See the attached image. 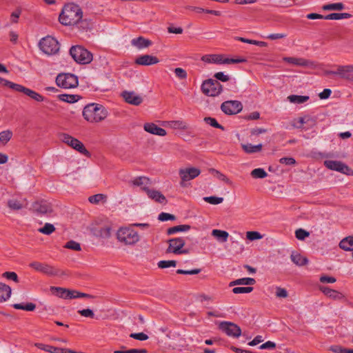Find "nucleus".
<instances>
[{
    "instance_id": "nucleus-59",
    "label": "nucleus",
    "mask_w": 353,
    "mask_h": 353,
    "mask_svg": "<svg viewBox=\"0 0 353 353\" xmlns=\"http://www.w3.org/2000/svg\"><path fill=\"white\" fill-rule=\"evenodd\" d=\"M281 164L287 165H294L296 164V160L292 157H283L279 159Z\"/></svg>"
},
{
    "instance_id": "nucleus-9",
    "label": "nucleus",
    "mask_w": 353,
    "mask_h": 353,
    "mask_svg": "<svg viewBox=\"0 0 353 353\" xmlns=\"http://www.w3.org/2000/svg\"><path fill=\"white\" fill-rule=\"evenodd\" d=\"M325 75H339L341 79L353 82V65H336V70H326Z\"/></svg>"
},
{
    "instance_id": "nucleus-44",
    "label": "nucleus",
    "mask_w": 353,
    "mask_h": 353,
    "mask_svg": "<svg viewBox=\"0 0 353 353\" xmlns=\"http://www.w3.org/2000/svg\"><path fill=\"white\" fill-rule=\"evenodd\" d=\"M38 231L42 234L50 235L55 231L54 226L51 223H46L43 228H41Z\"/></svg>"
},
{
    "instance_id": "nucleus-42",
    "label": "nucleus",
    "mask_w": 353,
    "mask_h": 353,
    "mask_svg": "<svg viewBox=\"0 0 353 353\" xmlns=\"http://www.w3.org/2000/svg\"><path fill=\"white\" fill-rule=\"evenodd\" d=\"M251 176L254 179H264L268 173L263 168H256L251 172Z\"/></svg>"
},
{
    "instance_id": "nucleus-29",
    "label": "nucleus",
    "mask_w": 353,
    "mask_h": 353,
    "mask_svg": "<svg viewBox=\"0 0 353 353\" xmlns=\"http://www.w3.org/2000/svg\"><path fill=\"white\" fill-rule=\"evenodd\" d=\"M292 261L298 266H303L307 263L308 260L298 252H292L290 256Z\"/></svg>"
},
{
    "instance_id": "nucleus-47",
    "label": "nucleus",
    "mask_w": 353,
    "mask_h": 353,
    "mask_svg": "<svg viewBox=\"0 0 353 353\" xmlns=\"http://www.w3.org/2000/svg\"><path fill=\"white\" fill-rule=\"evenodd\" d=\"M157 265L159 268L164 269L170 267H175L176 265V261L174 260L160 261L158 262Z\"/></svg>"
},
{
    "instance_id": "nucleus-10",
    "label": "nucleus",
    "mask_w": 353,
    "mask_h": 353,
    "mask_svg": "<svg viewBox=\"0 0 353 353\" xmlns=\"http://www.w3.org/2000/svg\"><path fill=\"white\" fill-rule=\"evenodd\" d=\"M222 89V85L218 81L211 79L205 81L201 85L202 92L208 96H218Z\"/></svg>"
},
{
    "instance_id": "nucleus-46",
    "label": "nucleus",
    "mask_w": 353,
    "mask_h": 353,
    "mask_svg": "<svg viewBox=\"0 0 353 353\" xmlns=\"http://www.w3.org/2000/svg\"><path fill=\"white\" fill-rule=\"evenodd\" d=\"M204 121L207 124H208V125H211V126H212L214 128H219V129H221L222 130H224L223 126L220 125L214 118H212V117H205L204 118Z\"/></svg>"
},
{
    "instance_id": "nucleus-7",
    "label": "nucleus",
    "mask_w": 353,
    "mask_h": 353,
    "mask_svg": "<svg viewBox=\"0 0 353 353\" xmlns=\"http://www.w3.org/2000/svg\"><path fill=\"white\" fill-rule=\"evenodd\" d=\"M59 139L62 142L70 146L72 148L78 151L81 154L86 157L90 156V154L89 151L85 148L84 145L76 138H74L68 134L62 133L59 134Z\"/></svg>"
},
{
    "instance_id": "nucleus-41",
    "label": "nucleus",
    "mask_w": 353,
    "mask_h": 353,
    "mask_svg": "<svg viewBox=\"0 0 353 353\" xmlns=\"http://www.w3.org/2000/svg\"><path fill=\"white\" fill-rule=\"evenodd\" d=\"M345 8V6L342 3H334L324 5L323 9L325 10H342Z\"/></svg>"
},
{
    "instance_id": "nucleus-3",
    "label": "nucleus",
    "mask_w": 353,
    "mask_h": 353,
    "mask_svg": "<svg viewBox=\"0 0 353 353\" xmlns=\"http://www.w3.org/2000/svg\"><path fill=\"white\" fill-rule=\"evenodd\" d=\"M116 236L118 241L124 245L132 246L140 241L139 234L131 227H121Z\"/></svg>"
},
{
    "instance_id": "nucleus-38",
    "label": "nucleus",
    "mask_w": 353,
    "mask_h": 353,
    "mask_svg": "<svg viewBox=\"0 0 353 353\" xmlns=\"http://www.w3.org/2000/svg\"><path fill=\"white\" fill-rule=\"evenodd\" d=\"M288 99L291 103L301 104L309 100V97L292 94L288 97Z\"/></svg>"
},
{
    "instance_id": "nucleus-14",
    "label": "nucleus",
    "mask_w": 353,
    "mask_h": 353,
    "mask_svg": "<svg viewBox=\"0 0 353 353\" xmlns=\"http://www.w3.org/2000/svg\"><path fill=\"white\" fill-rule=\"evenodd\" d=\"M325 166L332 170H335L348 176L353 175V170L345 163L333 160H326L324 161Z\"/></svg>"
},
{
    "instance_id": "nucleus-60",
    "label": "nucleus",
    "mask_w": 353,
    "mask_h": 353,
    "mask_svg": "<svg viewBox=\"0 0 353 353\" xmlns=\"http://www.w3.org/2000/svg\"><path fill=\"white\" fill-rule=\"evenodd\" d=\"M214 77L216 78L215 80L216 81H221L222 82H226L228 81H229L230 79V77L227 74H225L223 72H216Z\"/></svg>"
},
{
    "instance_id": "nucleus-22",
    "label": "nucleus",
    "mask_w": 353,
    "mask_h": 353,
    "mask_svg": "<svg viewBox=\"0 0 353 353\" xmlns=\"http://www.w3.org/2000/svg\"><path fill=\"white\" fill-rule=\"evenodd\" d=\"M133 185L140 187L145 192L149 190V186L151 185L152 183L149 178L146 176H138L135 177L131 181Z\"/></svg>"
},
{
    "instance_id": "nucleus-35",
    "label": "nucleus",
    "mask_w": 353,
    "mask_h": 353,
    "mask_svg": "<svg viewBox=\"0 0 353 353\" xmlns=\"http://www.w3.org/2000/svg\"><path fill=\"white\" fill-rule=\"evenodd\" d=\"M58 99L62 101L72 103L77 102L80 97L77 94H61L58 95Z\"/></svg>"
},
{
    "instance_id": "nucleus-5",
    "label": "nucleus",
    "mask_w": 353,
    "mask_h": 353,
    "mask_svg": "<svg viewBox=\"0 0 353 353\" xmlns=\"http://www.w3.org/2000/svg\"><path fill=\"white\" fill-rule=\"evenodd\" d=\"M70 54L73 59L80 64H87L92 60V53L80 46H72L70 50Z\"/></svg>"
},
{
    "instance_id": "nucleus-18",
    "label": "nucleus",
    "mask_w": 353,
    "mask_h": 353,
    "mask_svg": "<svg viewBox=\"0 0 353 353\" xmlns=\"http://www.w3.org/2000/svg\"><path fill=\"white\" fill-rule=\"evenodd\" d=\"M32 210L40 214H48L52 212L51 205L46 201L34 202L32 204Z\"/></svg>"
},
{
    "instance_id": "nucleus-8",
    "label": "nucleus",
    "mask_w": 353,
    "mask_h": 353,
    "mask_svg": "<svg viewBox=\"0 0 353 353\" xmlns=\"http://www.w3.org/2000/svg\"><path fill=\"white\" fill-rule=\"evenodd\" d=\"M39 48L48 55L56 54L59 50V43L53 37L48 36L43 38L39 43Z\"/></svg>"
},
{
    "instance_id": "nucleus-51",
    "label": "nucleus",
    "mask_w": 353,
    "mask_h": 353,
    "mask_svg": "<svg viewBox=\"0 0 353 353\" xmlns=\"http://www.w3.org/2000/svg\"><path fill=\"white\" fill-rule=\"evenodd\" d=\"M64 247L75 251H80L81 250L80 244L72 240L68 241Z\"/></svg>"
},
{
    "instance_id": "nucleus-37",
    "label": "nucleus",
    "mask_w": 353,
    "mask_h": 353,
    "mask_svg": "<svg viewBox=\"0 0 353 353\" xmlns=\"http://www.w3.org/2000/svg\"><path fill=\"white\" fill-rule=\"evenodd\" d=\"M352 15L349 13H331L325 15L324 19L326 20H340L343 19H349Z\"/></svg>"
},
{
    "instance_id": "nucleus-40",
    "label": "nucleus",
    "mask_w": 353,
    "mask_h": 353,
    "mask_svg": "<svg viewBox=\"0 0 353 353\" xmlns=\"http://www.w3.org/2000/svg\"><path fill=\"white\" fill-rule=\"evenodd\" d=\"M12 132L8 130L0 132V143L6 144L12 138Z\"/></svg>"
},
{
    "instance_id": "nucleus-32",
    "label": "nucleus",
    "mask_w": 353,
    "mask_h": 353,
    "mask_svg": "<svg viewBox=\"0 0 353 353\" xmlns=\"http://www.w3.org/2000/svg\"><path fill=\"white\" fill-rule=\"evenodd\" d=\"M339 247L343 250L353 252V236H350L342 239Z\"/></svg>"
},
{
    "instance_id": "nucleus-25",
    "label": "nucleus",
    "mask_w": 353,
    "mask_h": 353,
    "mask_svg": "<svg viewBox=\"0 0 353 353\" xmlns=\"http://www.w3.org/2000/svg\"><path fill=\"white\" fill-rule=\"evenodd\" d=\"M241 148H243V151L247 154H254L256 152H259L261 151L263 145L262 144H258V145H252L251 143H245L241 144Z\"/></svg>"
},
{
    "instance_id": "nucleus-58",
    "label": "nucleus",
    "mask_w": 353,
    "mask_h": 353,
    "mask_svg": "<svg viewBox=\"0 0 353 353\" xmlns=\"http://www.w3.org/2000/svg\"><path fill=\"white\" fill-rule=\"evenodd\" d=\"M3 276L8 279L12 280L16 283L19 282L18 276L14 272H6L3 274Z\"/></svg>"
},
{
    "instance_id": "nucleus-21",
    "label": "nucleus",
    "mask_w": 353,
    "mask_h": 353,
    "mask_svg": "<svg viewBox=\"0 0 353 353\" xmlns=\"http://www.w3.org/2000/svg\"><path fill=\"white\" fill-rule=\"evenodd\" d=\"M143 129L148 133L164 137L166 135V131L154 123H145L143 125Z\"/></svg>"
},
{
    "instance_id": "nucleus-24",
    "label": "nucleus",
    "mask_w": 353,
    "mask_h": 353,
    "mask_svg": "<svg viewBox=\"0 0 353 353\" xmlns=\"http://www.w3.org/2000/svg\"><path fill=\"white\" fill-rule=\"evenodd\" d=\"M148 197L154 201L159 203H166L167 199L165 196L161 194L159 191L154 190H148V192H146Z\"/></svg>"
},
{
    "instance_id": "nucleus-55",
    "label": "nucleus",
    "mask_w": 353,
    "mask_h": 353,
    "mask_svg": "<svg viewBox=\"0 0 353 353\" xmlns=\"http://www.w3.org/2000/svg\"><path fill=\"white\" fill-rule=\"evenodd\" d=\"M158 219L161 221H169V220L174 221L176 219V217L173 214L166 213V212H161L159 214Z\"/></svg>"
},
{
    "instance_id": "nucleus-16",
    "label": "nucleus",
    "mask_w": 353,
    "mask_h": 353,
    "mask_svg": "<svg viewBox=\"0 0 353 353\" xmlns=\"http://www.w3.org/2000/svg\"><path fill=\"white\" fill-rule=\"evenodd\" d=\"M219 329L225 332L228 336L237 338L241 334L240 327L234 323L223 321L219 324Z\"/></svg>"
},
{
    "instance_id": "nucleus-11",
    "label": "nucleus",
    "mask_w": 353,
    "mask_h": 353,
    "mask_svg": "<svg viewBox=\"0 0 353 353\" xmlns=\"http://www.w3.org/2000/svg\"><path fill=\"white\" fill-rule=\"evenodd\" d=\"M56 83L63 88H72L78 85V79L72 74H59L56 78Z\"/></svg>"
},
{
    "instance_id": "nucleus-52",
    "label": "nucleus",
    "mask_w": 353,
    "mask_h": 353,
    "mask_svg": "<svg viewBox=\"0 0 353 353\" xmlns=\"http://www.w3.org/2000/svg\"><path fill=\"white\" fill-rule=\"evenodd\" d=\"M106 198V196L103 194H97L92 196H90L88 199L89 201L91 203L97 204L100 201L104 200Z\"/></svg>"
},
{
    "instance_id": "nucleus-62",
    "label": "nucleus",
    "mask_w": 353,
    "mask_h": 353,
    "mask_svg": "<svg viewBox=\"0 0 353 353\" xmlns=\"http://www.w3.org/2000/svg\"><path fill=\"white\" fill-rule=\"evenodd\" d=\"M201 272V269H194L191 270H184L179 269L176 270V273L179 274H197Z\"/></svg>"
},
{
    "instance_id": "nucleus-27",
    "label": "nucleus",
    "mask_w": 353,
    "mask_h": 353,
    "mask_svg": "<svg viewBox=\"0 0 353 353\" xmlns=\"http://www.w3.org/2000/svg\"><path fill=\"white\" fill-rule=\"evenodd\" d=\"M256 283V280L253 278H241L232 281L230 283V286L234 285H252Z\"/></svg>"
},
{
    "instance_id": "nucleus-57",
    "label": "nucleus",
    "mask_w": 353,
    "mask_h": 353,
    "mask_svg": "<svg viewBox=\"0 0 353 353\" xmlns=\"http://www.w3.org/2000/svg\"><path fill=\"white\" fill-rule=\"evenodd\" d=\"M276 296L278 298H286L288 296V291L285 288L276 287Z\"/></svg>"
},
{
    "instance_id": "nucleus-30",
    "label": "nucleus",
    "mask_w": 353,
    "mask_h": 353,
    "mask_svg": "<svg viewBox=\"0 0 353 353\" xmlns=\"http://www.w3.org/2000/svg\"><path fill=\"white\" fill-rule=\"evenodd\" d=\"M283 59L285 62L288 63L301 66H307L310 63L309 61L303 58L284 57Z\"/></svg>"
},
{
    "instance_id": "nucleus-20",
    "label": "nucleus",
    "mask_w": 353,
    "mask_h": 353,
    "mask_svg": "<svg viewBox=\"0 0 353 353\" xmlns=\"http://www.w3.org/2000/svg\"><path fill=\"white\" fill-rule=\"evenodd\" d=\"M121 95L128 103L134 105H139L143 102L142 97L136 94L134 92L124 91Z\"/></svg>"
},
{
    "instance_id": "nucleus-12",
    "label": "nucleus",
    "mask_w": 353,
    "mask_h": 353,
    "mask_svg": "<svg viewBox=\"0 0 353 353\" xmlns=\"http://www.w3.org/2000/svg\"><path fill=\"white\" fill-rule=\"evenodd\" d=\"M169 246L166 250L167 253L174 254H188L189 250L183 249L185 244V239L182 237L173 238L169 240Z\"/></svg>"
},
{
    "instance_id": "nucleus-23",
    "label": "nucleus",
    "mask_w": 353,
    "mask_h": 353,
    "mask_svg": "<svg viewBox=\"0 0 353 353\" xmlns=\"http://www.w3.org/2000/svg\"><path fill=\"white\" fill-rule=\"evenodd\" d=\"M159 61L157 57L149 54L140 56L135 60V63L141 65H151L159 63Z\"/></svg>"
},
{
    "instance_id": "nucleus-31",
    "label": "nucleus",
    "mask_w": 353,
    "mask_h": 353,
    "mask_svg": "<svg viewBox=\"0 0 353 353\" xmlns=\"http://www.w3.org/2000/svg\"><path fill=\"white\" fill-rule=\"evenodd\" d=\"M132 46L137 47L138 48H144L150 46L152 44V42L145 39L142 37H139L136 39H133L131 41Z\"/></svg>"
},
{
    "instance_id": "nucleus-26",
    "label": "nucleus",
    "mask_w": 353,
    "mask_h": 353,
    "mask_svg": "<svg viewBox=\"0 0 353 353\" xmlns=\"http://www.w3.org/2000/svg\"><path fill=\"white\" fill-rule=\"evenodd\" d=\"M26 205V201L22 199H11L8 201V206L13 210H21Z\"/></svg>"
},
{
    "instance_id": "nucleus-45",
    "label": "nucleus",
    "mask_w": 353,
    "mask_h": 353,
    "mask_svg": "<svg viewBox=\"0 0 353 353\" xmlns=\"http://www.w3.org/2000/svg\"><path fill=\"white\" fill-rule=\"evenodd\" d=\"M68 289L61 287H51V291L56 294L59 297L65 299Z\"/></svg>"
},
{
    "instance_id": "nucleus-6",
    "label": "nucleus",
    "mask_w": 353,
    "mask_h": 353,
    "mask_svg": "<svg viewBox=\"0 0 353 353\" xmlns=\"http://www.w3.org/2000/svg\"><path fill=\"white\" fill-rule=\"evenodd\" d=\"M201 60L205 63L216 64H233L246 61L243 58H225L223 54H206L201 57Z\"/></svg>"
},
{
    "instance_id": "nucleus-33",
    "label": "nucleus",
    "mask_w": 353,
    "mask_h": 353,
    "mask_svg": "<svg viewBox=\"0 0 353 353\" xmlns=\"http://www.w3.org/2000/svg\"><path fill=\"white\" fill-rule=\"evenodd\" d=\"M212 235L215 237L219 241L224 243L228 241L229 234L228 232L217 229H214L212 231Z\"/></svg>"
},
{
    "instance_id": "nucleus-15",
    "label": "nucleus",
    "mask_w": 353,
    "mask_h": 353,
    "mask_svg": "<svg viewBox=\"0 0 353 353\" xmlns=\"http://www.w3.org/2000/svg\"><path fill=\"white\" fill-rule=\"evenodd\" d=\"M200 173L201 170L196 168L190 167L181 168L179 170V174L181 179V181L180 182L181 185L183 187L185 186V182L195 179L200 174Z\"/></svg>"
},
{
    "instance_id": "nucleus-28",
    "label": "nucleus",
    "mask_w": 353,
    "mask_h": 353,
    "mask_svg": "<svg viewBox=\"0 0 353 353\" xmlns=\"http://www.w3.org/2000/svg\"><path fill=\"white\" fill-rule=\"evenodd\" d=\"M11 295V288L2 283H0V303L6 301Z\"/></svg>"
},
{
    "instance_id": "nucleus-54",
    "label": "nucleus",
    "mask_w": 353,
    "mask_h": 353,
    "mask_svg": "<svg viewBox=\"0 0 353 353\" xmlns=\"http://www.w3.org/2000/svg\"><path fill=\"white\" fill-rule=\"evenodd\" d=\"M246 237L250 241H254L262 239V235L259 232L256 231H250L247 232L246 233Z\"/></svg>"
},
{
    "instance_id": "nucleus-39",
    "label": "nucleus",
    "mask_w": 353,
    "mask_h": 353,
    "mask_svg": "<svg viewBox=\"0 0 353 353\" xmlns=\"http://www.w3.org/2000/svg\"><path fill=\"white\" fill-rule=\"evenodd\" d=\"M167 126L177 130H186L188 128L187 125L183 121H170L166 122Z\"/></svg>"
},
{
    "instance_id": "nucleus-34",
    "label": "nucleus",
    "mask_w": 353,
    "mask_h": 353,
    "mask_svg": "<svg viewBox=\"0 0 353 353\" xmlns=\"http://www.w3.org/2000/svg\"><path fill=\"white\" fill-rule=\"evenodd\" d=\"M320 290L327 296L334 299H340L341 295L338 291L325 286H321Z\"/></svg>"
},
{
    "instance_id": "nucleus-1",
    "label": "nucleus",
    "mask_w": 353,
    "mask_h": 353,
    "mask_svg": "<svg viewBox=\"0 0 353 353\" xmlns=\"http://www.w3.org/2000/svg\"><path fill=\"white\" fill-rule=\"evenodd\" d=\"M82 17L83 12L81 8L77 4L70 3L64 6L59 14V20L64 26L80 24V27L85 29L87 28L88 23L86 21L81 20Z\"/></svg>"
},
{
    "instance_id": "nucleus-53",
    "label": "nucleus",
    "mask_w": 353,
    "mask_h": 353,
    "mask_svg": "<svg viewBox=\"0 0 353 353\" xmlns=\"http://www.w3.org/2000/svg\"><path fill=\"white\" fill-rule=\"evenodd\" d=\"M310 236V233L306 230L299 228L295 232V236L299 240H304L306 237Z\"/></svg>"
},
{
    "instance_id": "nucleus-2",
    "label": "nucleus",
    "mask_w": 353,
    "mask_h": 353,
    "mask_svg": "<svg viewBox=\"0 0 353 353\" xmlns=\"http://www.w3.org/2000/svg\"><path fill=\"white\" fill-rule=\"evenodd\" d=\"M108 110L99 103H89L86 105L83 110V118L90 123H99L108 117Z\"/></svg>"
},
{
    "instance_id": "nucleus-56",
    "label": "nucleus",
    "mask_w": 353,
    "mask_h": 353,
    "mask_svg": "<svg viewBox=\"0 0 353 353\" xmlns=\"http://www.w3.org/2000/svg\"><path fill=\"white\" fill-rule=\"evenodd\" d=\"M78 313L84 317L90 319H93L94 317V312L89 308L80 310L78 311Z\"/></svg>"
},
{
    "instance_id": "nucleus-64",
    "label": "nucleus",
    "mask_w": 353,
    "mask_h": 353,
    "mask_svg": "<svg viewBox=\"0 0 353 353\" xmlns=\"http://www.w3.org/2000/svg\"><path fill=\"white\" fill-rule=\"evenodd\" d=\"M275 347H276V343L272 341H268L259 346V349H261V350H265V349L273 350Z\"/></svg>"
},
{
    "instance_id": "nucleus-43",
    "label": "nucleus",
    "mask_w": 353,
    "mask_h": 353,
    "mask_svg": "<svg viewBox=\"0 0 353 353\" xmlns=\"http://www.w3.org/2000/svg\"><path fill=\"white\" fill-rule=\"evenodd\" d=\"M210 172L212 174H213L214 176H216L217 179L225 182L226 183L230 184L231 183L230 179L225 174H222L221 172H220L219 171H218L214 168L210 169Z\"/></svg>"
},
{
    "instance_id": "nucleus-61",
    "label": "nucleus",
    "mask_w": 353,
    "mask_h": 353,
    "mask_svg": "<svg viewBox=\"0 0 353 353\" xmlns=\"http://www.w3.org/2000/svg\"><path fill=\"white\" fill-rule=\"evenodd\" d=\"M130 336L139 341H145L148 339V336L143 332L132 333Z\"/></svg>"
},
{
    "instance_id": "nucleus-63",
    "label": "nucleus",
    "mask_w": 353,
    "mask_h": 353,
    "mask_svg": "<svg viewBox=\"0 0 353 353\" xmlns=\"http://www.w3.org/2000/svg\"><path fill=\"white\" fill-rule=\"evenodd\" d=\"M176 76L180 79H185L187 77V72L185 70L181 68H176L174 70Z\"/></svg>"
},
{
    "instance_id": "nucleus-36",
    "label": "nucleus",
    "mask_w": 353,
    "mask_h": 353,
    "mask_svg": "<svg viewBox=\"0 0 353 353\" xmlns=\"http://www.w3.org/2000/svg\"><path fill=\"white\" fill-rule=\"evenodd\" d=\"M190 229V225H179L174 227H171L168 229L167 233L169 235L175 234L176 232H187Z\"/></svg>"
},
{
    "instance_id": "nucleus-13",
    "label": "nucleus",
    "mask_w": 353,
    "mask_h": 353,
    "mask_svg": "<svg viewBox=\"0 0 353 353\" xmlns=\"http://www.w3.org/2000/svg\"><path fill=\"white\" fill-rule=\"evenodd\" d=\"M29 266L34 270L46 274L49 276H55L60 274V270L54 267L45 263L32 261Z\"/></svg>"
},
{
    "instance_id": "nucleus-4",
    "label": "nucleus",
    "mask_w": 353,
    "mask_h": 353,
    "mask_svg": "<svg viewBox=\"0 0 353 353\" xmlns=\"http://www.w3.org/2000/svg\"><path fill=\"white\" fill-rule=\"evenodd\" d=\"M0 81L3 82L4 85L17 91V92L23 93L26 96H28L32 99H33L37 102H41V101H45V98L42 95H41L38 92H37L31 89H29V88H26L21 85L14 83L8 80H6V79H1V78H0Z\"/></svg>"
},
{
    "instance_id": "nucleus-49",
    "label": "nucleus",
    "mask_w": 353,
    "mask_h": 353,
    "mask_svg": "<svg viewBox=\"0 0 353 353\" xmlns=\"http://www.w3.org/2000/svg\"><path fill=\"white\" fill-rule=\"evenodd\" d=\"M203 199L205 201H206L210 204H212V205H217V204L221 203L223 201V198L217 197V196H206V197H204Z\"/></svg>"
},
{
    "instance_id": "nucleus-17",
    "label": "nucleus",
    "mask_w": 353,
    "mask_h": 353,
    "mask_svg": "<svg viewBox=\"0 0 353 353\" xmlns=\"http://www.w3.org/2000/svg\"><path fill=\"white\" fill-rule=\"evenodd\" d=\"M243 105L239 101H227L221 104V110L227 114H235L241 111Z\"/></svg>"
},
{
    "instance_id": "nucleus-19",
    "label": "nucleus",
    "mask_w": 353,
    "mask_h": 353,
    "mask_svg": "<svg viewBox=\"0 0 353 353\" xmlns=\"http://www.w3.org/2000/svg\"><path fill=\"white\" fill-rule=\"evenodd\" d=\"M92 234L97 236L103 239H108L111 236V227L110 225H104V226H99V227H92Z\"/></svg>"
},
{
    "instance_id": "nucleus-48",
    "label": "nucleus",
    "mask_w": 353,
    "mask_h": 353,
    "mask_svg": "<svg viewBox=\"0 0 353 353\" xmlns=\"http://www.w3.org/2000/svg\"><path fill=\"white\" fill-rule=\"evenodd\" d=\"M145 349H130L126 350L125 347H122L121 350H115L114 353H146Z\"/></svg>"
},
{
    "instance_id": "nucleus-50",
    "label": "nucleus",
    "mask_w": 353,
    "mask_h": 353,
    "mask_svg": "<svg viewBox=\"0 0 353 353\" xmlns=\"http://www.w3.org/2000/svg\"><path fill=\"white\" fill-rule=\"evenodd\" d=\"M252 287H235L232 289L234 294L250 293L253 291Z\"/></svg>"
}]
</instances>
